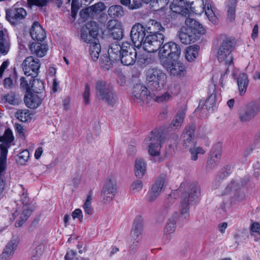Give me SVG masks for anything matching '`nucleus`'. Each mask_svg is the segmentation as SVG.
Returning <instances> with one entry per match:
<instances>
[{
  "instance_id": "nucleus-48",
  "label": "nucleus",
  "mask_w": 260,
  "mask_h": 260,
  "mask_svg": "<svg viewBox=\"0 0 260 260\" xmlns=\"http://www.w3.org/2000/svg\"><path fill=\"white\" fill-rule=\"evenodd\" d=\"M29 157V152L27 150H24L19 153L16 159L17 162L21 165H24L27 162Z\"/></svg>"
},
{
  "instance_id": "nucleus-2",
  "label": "nucleus",
  "mask_w": 260,
  "mask_h": 260,
  "mask_svg": "<svg viewBox=\"0 0 260 260\" xmlns=\"http://www.w3.org/2000/svg\"><path fill=\"white\" fill-rule=\"evenodd\" d=\"M185 26L182 27L179 33V38L182 43L189 44L199 38V35L205 33V28L193 19L187 18Z\"/></svg>"
},
{
  "instance_id": "nucleus-18",
  "label": "nucleus",
  "mask_w": 260,
  "mask_h": 260,
  "mask_svg": "<svg viewBox=\"0 0 260 260\" xmlns=\"http://www.w3.org/2000/svg\"><path fill=\"white\" fill-rule=\"evenodd\" d=\"M177 213L170 217L167 220L164 230L162 240L165 243H168L172 238V235L175 233L177 224L176 217Z\"/></svg>"
},
{
  "instance_id": "nucleus-15",
  "label": "nucleus",
  "mask_w": 260,
  "mask_h": 260,
  "mask_svg": "<svg viewBox=\"0 0 260 260\" xmlns=\"http://www.w3.org/2000/svg\"><path fill=\"white\" fill-rule=\"evenodd\" d=\"M117 191L116 181L111 178H108L104 183L101 196L104 203H110L115 197Z\"/></svg>"
},
{
  "instance_id": "nucleus-57",
  "label": "nucleus",
  "mask_w": 260,
  "mask_h": 260,
  "mask_svg": "<svg viewBox=\"0 0 260 260\" xmlns=\"http://www.w3.org/2000/svg\"><path fill=\"white\" fill-rule=\"evenodd\" d=\"M72 216L74 219L78 218L80 222L83 221V214L80 209H76L72 213Z\"/></svg>"
},
{
  "instance_id": "nucleus-17",
  "label": "nucleus",
  "mask_w": 260,
  "mask_h": 260,
  "mask_svg": "<svg viewBox=\"0 0 260 260\" xmlns=\"http://www.w3.org/2000/svg\"><path fill=\"white\" fill-rule=\"evenodd\" d=\"M166 180V175L165 174H161L158 177L154 184L147 192L146 196L147 201L152 203L156 200L162 190Z\"/></svg>"
},
{
  "instance_id": "nucleus-26",
  "label": "nucleus",
  "mask_w": 260,
  "mask_h": 260,
  "mask_svg": "<svg viewBox=\"0 0 260 260\" xmlns=\"http://www.w3.org/2000/svg\"><path fill=\"white\" fill-rule=\"evenodd\" d=\"M167 71L174 76H183L186 73L184 66L180 62L173 61L166 67Z\"/></svg>"
},
{
  "instance_id": "nucleus-6",
  "label": "nucleus",
  "mask_w": 260,
  "mask_h": 260,
  "mask_svg": "<svg viewBox=\"0 0 260 260\" xmlns=\"http://www.w3.org/2000/svg\"><path fill=\"white\" fill-rule=\"evenodd\" d=\"M162 140V135L156 131L151 132L145 138L144 142L148 147V151L150 156H159Z\"/></svg>"
},
{
  "instance_id": "nucleus-1",
  "label": "nucleus",
  "mask_w": 260,
  "mask_h": 260,
  "mask_svg": "<svg viewBox=\"0 0 260 260\" xmlns=\"http://www.w3.org/2000/svg\"><path fill=\"white\" fill-rule=\"evenodd\" d=\"M108 55L115 61L120 60L123 65L131 66L136 62L137 53L133 45L123 42L121 45L112 43L108 49Z\"/></svg>"
},
{
  "instance_id": "nucleus-50",
  "label": "nucleus",
  "mask_w": 260,
  "mask_h": 260,
  "mask_svg": "<svg viewBox=\"0 0 260 260\" xmlns=\"http://www.w3.org/2000/svg\"><path fill=\"white\" fill-rule=\"evenodd\" d=\"M214 92L215 88L213 87V92L209 95L205 102V106L208 110H210L211 109H213V108L215 106L216 94Z\"/></svg>"
},
{
  "instance_id": "nucleus-40",
  "label": "nucleus",
  "mask_w": 260,
  "mask_h": 260,
  "mask_svg": "<svg viewBox=\"0 0 260 260\" xmlns=\"http://www.w3.org/2000/svg\"><path fill=\"white\" fill-rule=\"evenodd\" d=\"M9 48V40L5 36L3 29L0 24V51L2 53H7Z\"/></svg>"
},
{
  "instance_id": "nucleus-11",
  "label": "nucleus",
  "mask_w": 260,
  "mask_h": 260,
  "mask_svg": "<svg viewBox=\"0 0 260 260\" xmlns=\"http://www.w3.org/2000/svg\"><path fill=\"white\" fill-rule=\"evenodd\" d=\"M144 220L143 218L138 216L134 221L131 236L134 240L133 244L130 246L131 250H136L138 246V243L142 238V232L143 231Z\"/></svg>"
},
{
  "instance_id": "nucleus-32",
  "label": "nucleus",
  "mask_w": 260,
  "mask_h": 260,
  "mask_svg": "<svg viewBox=\"0 0 260 260\" xmlns=\"http://www.w3.org/2000/svg\"><path fill=\"white\" fill-rule=\"evenodd\" d=\"M249 181L247 177L241 179L239 180L233 181L229 184L225 189V193H229L230 191L236 192L242 187L246 185Z\"/></svg>"
},
{
  "instance_id": "nucleus-47",
  "label": "nucleus",
  "mask_w": 260,
  "mask_h": 260,
  "mask_svg": "<svg viewBox=\"0 0 260 260\" xmlns=\"http://www.w3.org/2000/svg\"><path fill=\"white\" fill-rule=\"evenodd\" d=\"M92 196L91 193L88 195L85 202L83 205L85 213L88 215H92L93 213V208L91 206Z\"/></svg>"
},
{
  "instance_id": "nucleus-33",
  "label": "nucleus",
  "mask_w": 260,
  "mask_h": 260,
  "mask_svg": "<svg viewBox=\"0 0 260 260\" xmlns=\"http://www.w3.org/2000/svg\"><path fill=\"white\" fill-rule=\"evenodd\" d=\"M199 46L197 45H191L187 47L185 52V58L188 62L193 61L197 58L199 51Z\"/></svg>"
},
{
  "instance_id": "nucleus-12",
  "label": "nucleus",
  "mask_w": 260,
  "mask_h": 260,
  "mask_svg": "<svg viewBox=\"0 0 260 260\" xmlns=\"http://www.w3.org/2000/svg\"><path fill=\"white\" fill-rule=\"evenodd\" d=\"M147 34L145 26L141 23H136L131 31V38L134 45L138 48L141 47Z\"/></svg>"
},
{
  "instance_id": "nucleus-46",
  "label": "nucleus",
  "mask_w": 260,
  "mask_h": 260,
  "mask_svg": "<svg viewBox=\"0 0 260 260\" xmlns=\"http://www.w3.org/2000/svg\"><path fill=\"white\" fill-rule=\"evenodd\" d=\"M114 60L109 55L101 57L100 61V64L102 68L104 70H109L112 66V62Z\"/></svg>"
},
{
  "instance_id": "nucleus-24",
  "label": "nucleus",
  "mask_w": 260,
  "mask_h": 260,
  "mask_svg": "<svg viewBox=\"0 0 260 260\" xmlns=\"http://www.w3.org/2000/svg\"><path fill=\"white\" fill-rule=\"evenodd\" d=\"M195 125L190 124L186 127L181 136L183 146L185 148H191L195 144L194 143V132Z\"/></svg>"
},
{
  "instance_id": "nucleus-43",
  "label": "nucleus",
  "mask_w": 260,
  "mask_h": 260,
  "mask_svg": "<svg viewBox=\"0 0 260 260\" xmlns=\"http://www.w3.org/2000/svg\"><path fill=\"white\" fill-rule=\"evenodd\" d=\"M108 13L111 18H116L122 16L124 12L123 8L121 6L113 5L109 8Z\"/></svg>"
},
{
  "instance_id": "nucleus-36",
  "label": "nucleus",
  "mask_w": 260,
  "mask_h": 260,
  "mask_svg": "<svg viewBox=\"0 0 260 260\" xmlns=\"http://www.w3.org/2000/svg\"><path fill=\"white\" fill-rule=\"evenodd\" d=\"M146 170V164L142 158H137L135 161V173L137 177L142 178Z\"/></svg>"
},
{
  "instance_id": "nucleus-5",
  "label": "nucleus",
  "mask_w": 260,
  "mask_h": 260,
  "mask_svg": "<svg viewBox=\"0 0 260 260\" xmlns=\"http://www.w3.org/2000/svg\"><path fill=\"white\" fill-rule=\"evenodd\" d=\"M146 84L152 90H160L165 86L167 77L162 70L158 68H151L146 72Z\"/></svg>"
},
{
  "instance_id": "nucleus-41",
  "label": "nucleus",
  "mask_w": 260,
  "mask_h": 260,
  "mask_svg": "<svg viewBox=\"0 0 260 260\" xmlns=\"http://www.w3.org/2000/svg\"><path fill=\"white\" fill-rule=\"evenodd\" d=\"M89 52L92 60L94 61H96L101 52V45L99 41L93 42L89 45Z\"/></svg>"
},
{
  "instance_id": "nucleus-49",
  "label": "nucleus",
  "mask_w": 260,
  "mask_h": 260,
  "mask_svg": "<svg viewBox=\"0 0 260 260\" xmlns=\"http://www.w3.org/2000/svg\"><path fill=\"white\" fill-rule=\"evenodd\" d=\"M13 140L14 137L12 131L9 129H6L4 135L2 137H0V142H2L3 144L8 145H9L10 143H11Z\"/></svg>"
},
{
  "instance_id": "nucleus-64",
  "label": "nucleus",
  "mask_w": 260,
  "mask_h": 260,
  "mask_svg": "<svg viewBox=\"0 0 260 260\" xmlns=\"http://www.w3.org/2000/svg\"><path fill=\"white\" fill-rule=\"evenodd\" d=\"M20 202L21 204L23 205L22 208H23L24 206H28V203L29 202V199L26 193H23L20 198Z\"/></svg>"
},
{
  "instance_id": "nucleus-59",
  "label": "nucleus",
  "mask_w": 260,
  "mask_h": 260,
  "mask_svg": "<svg viewBox=\"0 0 260 260\" xmlns=\"http://www.w3.org/2000/svg\"><path fill=\"white\" fill-rule=\"evenodd\" d=\"M171 96L168 93H165L161 95L157 96L155 98V101L158 103H161L163 102L168 101Z\"/></svg>"
},
{
  "instance_id": "nucleus-9",
  "label": "nucleus",
  "mask_w": 260,
  "mask_h": 260,
  "mask_svg": "<svg viewBox=\"0 0 260 260\" xmlns=\"http://www.w3.org/2000/svg\"><path fill=\"white\" fill-rule=\"evenodd\" d=\"M260 111V105L251 102L243 107L239 113L240 120L243 122H248L257 116Z\"/></svg>"
},
{
  "instance_id": "nucleus-37",
  "label": "nucleus",
  "mask_w": 260,
  "mask_h": 260,
  "mask_svg": "<svg viewBox=\"0 0 260 260\" xmlns=\"http://www.w3.org/2000/svg\"><path fill=\"white\" fill-rule=\"evenodd\" d=\"M145 26L148 34H159L158 32L164 29L161 23L154 20H150Z\"/></svg>"
},
{
  "instance_id": "nucleus-58",
  "label": "nucleus",
  "mask_w": 260,
  "mask_h": 260,
  "mask_svg": "<svg viewBox=\"0 0 260 260\" xmlns=\"http://www.w3.org/2000/svg\"><path fill=\"white\" fill-rule=\"evenodd\" d=\"M250 234L251 235H253L252 233H256L258 234L259 235H260V224L257 222H253L250 227Z\"/></svg>"
},
{
  "instance_id": "nucleus-3",
  "label": "nucleus",
  "mask_w": 260,
  "mask_h": 260,
  "mask_svg": "<svg viewBox=\"0 0 260 260\" xmlns=\"http://www.w3.org/2000/svg\"><path fill=\"white\" fill-rule=\"evenodd\" d=\"M96 95L108 105L113 107L117 103V94L113 87L107 82L98 80L95 83Z\"/></svg>"
},
{
  "instance_id": "nucleus-60",
  "label": "nucleus",
  "mask_w": 260,
  "mask_h": 260,
  "mask_svg": "<svg viewBox=\"0 0 260 260\" xmlns=\"http://www.w3.org/2000/svg\"><path fill=\"white\" fill-rule=\"evenodd\" d=\"M76 254L77 253L75 251L71 250L67 252L64 256V259L65 260H77Z\"/></svg>"
},
{
  "instance_id": "nucleus-52",
  "label": "nucleus",
  "mask_w": 260,
  "mask_h": 260,
  "mask_svg": "<svg viewBox=\"0 0 260 260\" xmlns=\"http://www.w3.org/2000/svg\"><path fill=\"white\" fill-rule=\"evenodd\" d=\"M143 186L142 181L141 180H136L132 182L131 189L134 193L139 192L142 189Z\"/></svg>"
},
{
  "instance_id": "nucleus-54",
  "label": "nucleus",
  "mask_w": 260,
  "mask_h": 260,
  "mask_svg": "<svg viewBox=\"0 0 260 260\" xmlns=\"http://www.w3.org/2000/svg\"><path fill=\"white\" fill-rule=\"evenodd\" d=\"M170 0H152L153 7H157V10L164 8L169 3Z\"/></svg>"
},
{
  "instance_id": "nucleus-44",
  "label": "nucleus",
  "mask_w": 260,
  "mask_h": 260,
  "mask_svg": "<svg viewBox=\"0 0 260 260\" xmlns=\"http://www.w3.org/2000/svg\"><path fill=\"white\" fill-rule=\"evenodd\" d=\"M189 152L191 154V159L196 161L198 159L199 154H204L205 151L200 146H198L194 144L193 146L189 148Z\"/></svg>"
},
{
  "instance_id": "nucleus-56",
  "label": "nucleus",
  "mask_w": 260,
  "mask_h": 260,
  "mask_svg": "<svg viewBox=\"0 0 260 260\" xmlns=\"http://www.w3.org/2000/svg\"><path fill=\"white\" fill-rule=\"evenodd\" d=\"M90 94V86L88 84L85 85V90L83 93L84 103L85 105H88L90 102L89 96Z\"/></svg>"
},
{
  "instance_id": "nucleus-4",
  "label": "nucleus",
  "mask_w": 260,
  "mask_h": 260,
  "mask_svg": "<svg viewBox=\"0 0 260 260\" xmlns=\"http://www.w3.org/2000/svg\"><path fill=\"white\" fill-rule=\"evenodd\" d=\"M200 194L199 186L191 184L188 190L184 192L181 197V204L179 207L180 217L185 220L189 218L190 204L198 200Z\"/></svg>"
},
{
  "instance_id": "nucleus-14",
  "label": "nucleus",
  "mask_w": 260,
  "mask_h": 260,
  "mask_svg": "<svg viewBox=\"0 0 260 260\" xmlns=\"http://www.w3.org/2000/svg\"><path fill=\"white\" fill-rule=\"evenodd\" d=\"M40 66L39 59L31 56L27 57L22 64L24 74L28 77L31 76V78L37 76Z\"/></svg>"
},
{
  "instance_id": "nucleus-39",
  "label": "nucleus",
  "mask_w": 260,
  "mask_h": 260,
  "mask_svg": "<svg viewBox=\"0 0 260 260\" xmlns=\"http://www.w3.org/2000/svg\"><path fill=\"white\" fill-rule=\"evenodd\" d=\"M30 90L31 91L34 92V93L43 94V91L44 89V83L40 80L38 79H33L30 81Z\"/></svg>"
},
{
  "instance_id": "nucleus-55",
  "label": "nucleus",
  "mask_w": 260,
  "mask_h": 260,
  "mask_svg": "<svg viewBox=\"0 0 260 260\" xmlns=\"http://www.w3.org/2000/svg\"><path fill=\"white\" fill-rule=\"evenodd\" d=\"M235 11L236 6L235 4H232L231 6L228 7V18L230 21H233L235 20Z\"/></svg>"
},
{
  "instance_id": "nucleus-19",
  "label": "nucleus",
  "mask_w": 260,
  "mask_h": 260,
  "mask_svg": "<svg viewBox=\"0 0 260 260\" xmlns=\"http://www.w3.org/2000/svg\"><path fill=\"white\" fill-rule=\"evenodd\" d=\"M148 96V90L144 85L137 84L133 89L132 98L134 102L142 104L147 100Z\"/></svg>"
},
{
  "instance_id": "nucleus-23",
  "label": "nucleus",
  "mask_w": 260,
  "mask_h": 260,
  "mask_svg": "<svg viewBox=\"0 0 260 260\" xmlns=\"http://www.w3.org/2000/svg\"><path fill=\"white\" fill-rule=\"evenodd\" d=\"M43 99V94H39L29 92L25 95L24 101L28 108L36 109L40 106Z\"/></svg>"
},
{
  "instance_id": "nucleus-62",
  "label": "nucleus",
  "mask_w": 260,
  "mask_h": 260,
  "mask_svg": "<svg viewBox=\"0 0 260 260\" xmlns=\"http://www.w3.org/2000/svg\"><path fill=\"white\" fill-rule=\"evenodd\" d=\"M93 11L95 12L100 11L101 12L105 10V7L104 4L103 3H98L97 4H95L93 6Z\"/></svg>"
},
{
  "instance_id": "nucleus-22",
  "label": "nucleus",
  "mask_w": 260,
  "mask_h": 260,
  "mask_svg": "<svg viewBox=\"0 0 260 260\" xmlns=\"http://www.w3.org/2000/svg\"><path fill=\"white\" fill-rule=\"evenodd\" d=\"M107 28L110 36L114 40H120L123 37V31L120 23L116 20H110L108 22Z\"/></svg>"
},
{
  "instance_id": "nucleus-30",
  "label": "nucleus",
  "mask_w": 260,
  "mask_h": 260,
  "mask_svg": "<svg viewBox=\"0 0 260 260\" xmlns=\"http://www.w3.org/2000/svg\"><path fill=\"white\" fill-rule=\"evenodd\" d=\"M203 5V10L209 21L213 23L217 22V18L215 14L214 8L212 5L211 0H202Z\"/></svg>"
},
{
  "instance_id": "nucleus-34",
  "label": "nucleus",
  "mask_w": 260,
  "mask_h": 260,
  "mask_svg": "<svg viewBox=\"0 0 260 260\" xmlns=\"http://www.w3.org/2000/svg\"><path fill=\"white\" fill-rule=\"evenodd\" d=\"M1 101L2 103H8L13 106L17 105L19 103V100L14 92L2 94L1 96Z\"/></svg>"
},
{
  "instance_id": "nucleus-16",
  "label": "nucleus",
  "mask_w": 260,
  "mask_h": 260,
  "mask_svg": "<svg viewBox=\"0 0 260 260\" xmlns=\"http://www.w3.org/2000/svg\"><path fill=\"white\" fill-rule=\"evenodd\" d=\"M27 15L26 10L23 8H13L6 11V19L11 24L17 25L24 20Z\"/></svg>"
},
{
  "instance_id": "nucleus-28",
  "label": "nucleus",
  "mask_w": 260,
  "mask_h": 260,
  "mask_svg": "<svg viewBox=\"0 0 260 260\" xmlns=\"http://www.w3.org/2000/svg\"><path fill=\"white\" fill-rule=\"evenodd\" d=\"M30 34L32 39L38 41H43L46 38L45 30L38 22H35L31 26Z\"/></svg>"
},
{
  "instance_id": "nucleus-7",
  "label": "nucleus",
  "mask_w": 260,
  "mask_h": 260,
  "mask_svg": "<svg viewBox=\"0 0 260 260\" xmlns=\"http://www.w3.org/2000/svg\"><path fill=\"white\" fill-rule=\"evenodd\" d=\"M234 50L232 41L229 39L223 40L218 50L217 57L220 62L230 66L233 63V57L231 52Z\"/></svg>"
},
{
  "instance_id": "nucleus-35",
  "label": "nucleus",
  "mask_w": 260,
  "mask_h": 260,
  "mask_svg": "<svg viewBox=\"0 0 260 260\" xmlns=\"http://www.w3.org/2000/svg\"><path fill=\"white\" fill-rule=\"evenodd\" d=\"M32 247L31 258L32 260H39L43 253L45 246L43 243H38L35 241Z\"/></svg>"
},
{
  "instance_id": "nucleus-45",
  "label": "nucleus",
  "mask_w": 260,
  "mask_h": 260,
  "mask_svg": "<svg viewBox=\"0 0 260 260\" xmlns=\"http://www.w3.org/2000/svg\"><path fill=\"white\" fill-rule=\"evenodd\" d=\"M30 113L27 109H19L16 113V117L22 122H26L31 119Z\"/></svg>"
},
{
  "instance_id": "nucleus-8",
  "label": "nucleus",
  "mask_w": 260,
  "mask_h": 260,
  "mask_svg": "<svg viewBox=\"0 0 260 260\" xmlns=\"http://www.w3.org/2000/svg\"><path fill=\"white\" fill-rule=\"evenodd\" d=\"M164 41V36L162 34H148L142 46L146 51L153 53L160 50Z\"/></svg>"
},
{
  "instance_id": "nucleus-38",
  "label": "nucleus",
  "mask_w": 260,
  "mask_h": 260,
  "mask_svg": "<svg viewBox=\"0 0 260 260\" xmlns=\"http://www.w3.org/2000/svg\"><path fill=\"white\" fill-rule=\"evenodd\" d=\"M248 83V77L246 74L241 73L239 75L237 78V83L241 95L245 92Z\"/></svg>"
},
{
  "instance_id": "nucleus-51",
  "label": "nucleus",
  "mask_w": 260,
  "mask_h": 260,
  "mask_svg": "<svg viewBox=\"0 0 260 260\" xmlns=\"http://www.w3.org/2000/svg\"><path fill=\"white\" fill-rule=\"evenodd\" d=\"M48 4V0H27V5L28 8H31L33 6L43 7Z\"/></svg>"
},
{
  "instance_id": "nucleus-63",
  "label": "nucleus",
  "mask_w": 260,
  "mask_h": 260,
  "mask_svg": "<svg viewBox=\"0 0 260 260\" xmlns=\"http://www.w3.org/2000/svg\"><path fill=\"white\" fill-rule=\"evenodd\" d=\"M9 64V61L8 60H6L4 61L0 67V78H2L3 76V73L5 70L8 68Z\"/></svg>"
},
{
  "instance_id": "nucleus-27",
  "label": "nucleus",
  "mask_w": 260,
  "mask_h": 260,
  "mask_svg": "<svg viewBox=\"0 0 260 260\" xmlns=\"http://www.w3.org/2000/svg\"><path fill=\"white\" fill-rule=\"evenodd\" d=\"M18 246V242L15 239L10 240L6 245L1 257L5 260L10 259L14 254Z\"/></svg>"
},
{
  "instance_id": "nucleus-20",
  "label": "nucleus",
  "mask_w": 260,
  "mask_h": 260,
  "mask_svg": "<svg viewBox=\"0 0 260 260\" xmlns=\"http://www.w3.org/2000/svg\"><path fill=\"white\" fill-rule=\"evenodd\" d=\"M32 212L31 208L28 206H25L21 209L18 208L13 214L14 218L19 216L15 223V226L17 228L21 226L29 217Z\"/></svg>"
},
{
  "instance_id": "nucleus-25",
  "label": "nucleus",
  "mask_w": 260,
  "mask_h": 260,
  "mask_svg": "<svg viewBox=\"0 0 260 260\" xmlns=\"http://www.w3.org/2000/svg\"><path fill=\"white\" fill-rule=\"evenodd\" d=\"M170 9L174 12L184 16L188 15L190 13L188 6L185 4L183 0H173V2L170 5Z\"/></svg>"
},
{
  "instance_id": "nucleus-42",
  "label": "nucleus",
  "mask_w": 260,
  "mask_h": 260,
  "mask_svg": "<svg viewBox=\"0 0 260 260\" xmlns=\"http://www.w3.org/2000/svg\"><path fill=\"white\" fill-rule=\"evenodd\" d=\"M221 156V153L220 151L212 152L208 160L207 167L211 169L215 167L219 162Z\"/></svg>"
},
{
  "instance_id": "nucleus-53",
  "label": "nucleus",
  "mask_w": 260,
  "mask_h": 260,
  "mask_svg": "<svg viewBox=\"0 0 260 260\" xmlns=\"http://www.w3.org/2000/svg\"><path fill=\"white\" fill-rule=\"evenodd\" d=\"M30 81H31V80L26 78L21 77L20 78V87L22 89L26 90L27 93L30 92Z\"/></svg>"
},
{
  "instance_id": "nucleus-10",
  "label": "nucleus",
  "mask_w": 260,
  "mask_h": 260,
  "mask_svg": "<svg viewBox=\"0 0 260 260\" xmlns=\"http://www.w3.org/2000/svg\"><path fill=\"white\" fill-rule=\"evenodd\" d=\"M98 35V24L95 22L90 21L87 23L85 27L82 28L81 38L84 42L90 45L93 42H98L96 39Z\"/></svg>"
},
{
  "instance_id": "nucleus-31",
  "label": "nucleus",
  "mask_w": 260,
  "mask_h": 260,
  "mask_svg": "<svg viewBox=\"0 0 260 260\" xmlns=\"http://www.w3.org/2000/svg\"><path fill=\"white\" fill-rule=\"evenodd\" d=\"M29 49L31 54L39 57L44 56L48 50L46 45L37 42L30 44L29 45Z\"/></svg>"
},
{
  "instance_id": "nucleus-61",
  "label": "nucleus",
  "mask_w": 260,
  "mask_h": 260,
  "mask_svg": "<svg viewBox=\"0 0 260 260\" xmlns=\"http://www.w3.org/2000/svg\"><path fill=\"white\" fill-rule=\"evenodd\" d=\"M14 86L13 80L9 77L6 78L4 81V86L5 88L11 89Z\"/></svg>"
},
{
  "instance_id": "nucleus-29",
  "label": "nucleus",
  "mask_w": 260,
  "mask_h": 260,
  "mask_svg": "<svg viewBox=\"0 0 260 260\" xmlns=\"http://www.w3.org/2000/svg\"><path fill=\"white\" fill-rule=\"evenodd\" d=\"M186 110V106L185 105L181 107L170 124L172 129H176L181 126L185 116Z\"/></svg>"
},
{
  "instance_id": "nucleus-21",
  "label": "nucleus",
  "mask_w": 260,
  "mask_h": 260,
  "mask_svg": "<svg viewBox=\"0 0 260 260\" xmlns=\"http://www.w3.org/2000/svg\"><path fill=\"white\" fill-rule=\"evenodd\" d=\"M9 145L2 144L0 145V192L4 190L6 187L5 181L2 179V173L5 170L8 154V148Z\"/></svg>"
},
{
  "instance_id": "nucleus-13",
  "label": "nucleus",
  "mask_w": 260,
  "mask_h": 260,
  "mask_svg": "<svg viewBox=\"0 0 260 260\" xmlns=\"http://www.w3.org/2000/svg\"><path fill=\"white\" fill-rule=\"evenodd\" d=\"M180 54L181 49L179 46L173 42L165 44L159 51L160 58L178 59Z\"/></svg>"
}]
</instances>
